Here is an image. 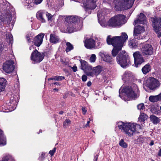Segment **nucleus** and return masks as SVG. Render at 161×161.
I'll return each instance as SVG.
<instances>
[{
    "label": "nucleus",
    "mask_w": 161,
    "mask_h": 161,
    "mask_svg": "<svg viewBox=\"0 0 161 161\" xmlns=\"http://www.w3.org/2000/svg\"><path fill=\"white\" fill-rule=\"evenodd\" d=\"M128 36L125 32L122 33L120 36H114L112 38L110 35L107 39V43L112 45L114 48L112 51V54L113 57L116 56L119 52L121 49L124 43L128 39Z\"/></svg>",
    "instance_id": "1"
},
{
    "label": "nucleus",
    "mask_w": 161,
    "mask_h": 161,
    "mask_svg": "<svg viewBox=\"0 0 161 161\" xmlns=\"http://www.w3.org/2000/svg\"><path fill=\"white\" fill-rule=\"evenodd\" d=\"M135 0H103L104 4L114 5L117 10L127 9L132 7Z\"/></svg>",
    "instance_id": "2"
},
{
    "label": "nucleus",
    "mask_w": 161,
    "mask_h": 161,
    "mask_svg": "<svg viewBox=\"0 0 161 161\" xmlns=\"http://www.w3.org/2000/svg\"><path fill=\"white\" fill-rule=\"evenodd\" d=\"M138 91L136 85L135 84H132L130 86H128L123 89L120 88L119 90V96L125 101V98L126 96L129 98L135 99L137 97L136 92Z\"/></svg>",
    "instance_id": "3"
},
{
    "label": "nucleus",
    "mask_w": 161,
    "mask_h": 161,
    "mask_svg": "<svg viewBox=\"0 0 161 161\" xmlns=\"http://www.w3.org/2000/svg\"><path fill=\"white\" fill-rule=\"evenodd\" d=\"M117 125L119 129L122 130L129 136L133 135L136 131L141 129L140 125L134 123H125L120 121L118 122Z\"/></svg>",
    "instance_id": "4"
},
{
    "label": "nucleus",
    "mask_w": 161,
    "mask_h": 161,
    "mask_svg": "<svg viewBox=\"0 0 161 161\" xmlns=\"http://www.w3.org/2000/svg\"><path fill=\"white\" fill-rule=\"evenodd\" d=\"M126 22L125 16L123 14H118L112 17L107 24L104 25V26H108L112 27H120Z\"/></svg>",
    "instance_id": "5"
},
{
    "label": "nucleus",
    "mask_w": 161,
    "mask_h": 161,
    "mask_svg": "<svg viewBox=\"0 0 161 161\" xmlns=\"http://www.w3.org/2000/svg\"><path fill=\"white\" fill-rule=\"evenodd\" d=\"M118 63L123 68H125L130 64V60L128 55L125 51L120 53L116 57Z\"/></svg>",
    "instance_id": "6"
},
{
    "label": "nucleus",
    "mask_w": 161,
    "mask_h": 161,
    "mask_svg": "<svg viewBox=\"0 0 161 161\" xmlns=\"http://www.w3.org/2000/svg\"><path fill=\"white\" fill-rule=\"evenodd\" d=\"M160 85L159 81L153 77H149L144 81L143 87L146 86L152 90L158 87Z\"/></svg>",
    "instance_id": "7"
},
{
    "label": "nucleus",
    "mask_w": 161,
    "mask_h": 161,
    "mask_svg": "<svg viewBox=\"0 0 161 161\" xmlns=\"http://www.w3.org/2000/svg\"><path fill=\"white\" fill-rule=\"evenodd\" d=\"M151 21L152 22V25L153 29L155 32L158 34V37H161V30L160 26L161 27V19L157 18H151Z\"/></svg>",
    "instance_id": "8"
},
{
    "label": "nucleus",
    "mask_w": 161,
    "mask_h": 161,
    "mask_svg": "<svg viewBox=\"0 0 161 161\" xmlns=\"http://www.w3.org/2000/svg\"><path fill=\"white\" fill-rule=\"evenodd\" d=\"M45 55L43 53H41L35 49L31 55V60L36 63H39L44 58Z\"/></svg>",
    "instance_id": "9"
},
{
    "label": "nucleus",
    "mask_w": 161,
    "mask_h": 161,
    "mask_svg": "<svg viewBox=\"0 0 161 161\" xmlns=\"http://www.w3.org/2000/svg\"><path fill=\"white\" fill-rule=\"evenodd\" d=\"M134 59L135 66L136 67L140 65L142 63L144 62L142 54L139 51H136L133 54Z\"/></svg>",
    "instance_id": "10"
},
{
    "label": "nucleus",
    "mask_w": 161,
    "mask_h": 161,
    "mask_svg": "<svg viewBox=\"0 0 161 161\" xmlns=\"http://www.w3.org/2000/svg\"><path fill=\"white\" fill-rule=\"evenodd\" d=\"M14 62L10 60L6 61L3 64V69L4 71L8 73L12 72L14 69Z\"/></svg>",
    "instance_id": "11"
},
{
    "label": "nucleus",
    "mask_w": 161,
    "mask_h": 161,
    "mask_svg": "<svg viewBox=\"0 0 161 161\" xmlns=\"http://www.w3.org/2000/svg\"><path fill=\"white\" fill-rule=\"evenodd\" d=\"M145 29L143 27L138 25L135 27L134 31V36L135 39H142L143 38L141 37V34L144 32Z\"/></svg>",
    "instance_id": "12"
},
{
    "label": "nucleus",
    "mask_w": 161,
    "mask_h": 161,
    "mask_svg": "<svg viewBox=\"0 0 161 161\" xmlns=\"http://www.w3.org/2000/svg\"><path fill=\"white\" fill-rule=\"evenodd\" d=\"M84 43L85 47L87 49H96L95 41L92 38H86L84 41Z\"/></svg>",
    "instance_id": "13"
},
{
    "label": "nucleus",
    "mask_w": 161,
    "mask_h": 161,
    "mask_svg": "<svg viewBox=\"0 0 161 161\" xmlns=\"http://www.w3.org/2000/svg\"><path fill=\"white\" fill-rule=\"evenodd\" d=\"M141 51L142 53L146 55H151L153 52L152 45L149 44H145L143 45L141 48Z\"/></svg>",
    "instance_id": "14"
},
{
    "label": "nucleus",
    "mask_w": 161,
    "mask_h": 161,
    "mask_svg": "<svg viewBox=\"0 0 161 161\" xmlns=\"http://www.w3.org/2000/svg\"><path fill=\"white\" fill-rule=\"evenodd\" d=\"M97 0H85L83 5L86 9H94L96 8L95 3Z\"/></svg>",
    "instance_id": "15"
},
{
    "label": "nucleus",
    "mask_w": 161,
    "mask_h": 161,
    "mask_svg": "<svg viewBox=\"0 0 161 161\" xmlns=\"http://www.w3.org/2000/svg\"><path fill=\"white\" fill-rule=\"evenodd\" d=\"M44 36L43 33H41L35 37L33 41L34 44L37 47L40 46L42 42Z\"/></svg>",
    "instance_id": "16"
},
{
    "label": "nucleus",
    "mask_w": 161,
    "mask_h": 161,
    "mask_svg": "<svg viewBox=\"0 0 161 161\" xmlns=\"http://www.w3.org/2000/svg\"><path fill=\"white\" fill-rule=\"evenodd\" d=\"M99 54L104 61L108 63H111L112 62L111 57L107 53L104 52H100Z\"/></svg>",
    "instance_id": "17"
},
{
    "label": "nucleus",
    "mask_w": 161,
    "mask_h": 161,
    "mask_svg": "<svg viewBox=\"0 0 161 161\" xmlns=\"http://www.w3.org/2000/svg\"><path fill=\"white\" fill-rule=\"evenodd\" d=\"M146 17L144 15L140 13V15L137 16V19L135 20V24H144L146 21Z\"/></svg>",
    "instance_id": "18"
},
{
    "label": "nucleus",
    "mask_w": 161,
    "mask_h": 161,
    "mask_svg": "<svg viewBox=\"0 0 161 161\" xmlns=\"http://www.w3.org/2000/svg\"><path fill=\"white\" fill-rule=\"evenodd\" d=\"M69 24L67 26V31L69 33H72L74 31L80 30V28H77V25H76V23H69Z\"/></svg>",
    "instance_id": "19"
},
{
    "label": "nucleus",
    "mask_w": 161,
    "mask_h": 161,
    "mask_svg": "<svg viewBox=\"0 0 161 161\" xmlns=\"http://www.w3.org/2000/svg\"><path fill=\"white\" fill-rule=\"evenodd\" d=\"M46 12L44 11L41 10L37 12L36 16L37 18L42 22H45L46 20L45 17L46 15Z\"/></svg>",
    "instance_id": "20"
},
{
    "label": "nucleus",
    "mask_w": 161,
    "mask_h": 161,
    "mask_svg": "<svg viewBox=\"0 0 161 161\" xmlns=\"http://www.w3.org/2000/svg\"><path fill=\"white\" fill-rule=\"evenodd\" d=\"M133 78V75L130 72L126 71L122 78V79L126 82H128L131 80Z\"/></svg>",
    "instance_id": "21"
},
{
    "label": "nucleus",
    "mask_w": 161,
    "mask_h": 161,
    "mask_svg": "<svg viewBox=\"0 0 161 161\" xmlns=\"http://www.w3.org/2000/svg\"><path fill=\"white\" fill-rule=\"evenodd\" d=\"M49 40L53 44L58 43L60 41L59 37L54 34H51L50 35Z\"/></svg>",
    "instance_id": "22"
},
{
    "label": "nucleus",
    "mask_w": 161,
    "mask_h": 161,
    "mask_svg": "<svg viewBox=\"0 0 161 161\" xmlns=\"http://www.w3.org/2000/svg\"><path fill=\"white\" fill-rule=\"evenodd\" d=\"M66 20L68 23H75L80 21V19L78 16H72L67 17Z\"/></svg>",
    "instance_id": "23"
},
{
    "label": "nucleus",
    "mask_w": 161,
    "mask_h": 161,
    "mask_svg": "<svg viewBox=\"0 0 161 161\" xmlns=\"http://www.w3.org/2000/svg\"><path fill=\"white\" fill-rule=\"evenodd\" d=\"M81 68L83 70L86 71L91 70L92 69V66H88V64L87 62L84 60H81Z\"/></svg>",
    "instance_id": "24"
},
{
    "label": "nucleus",
    "mask_w": 161,
    "mask_h": 161,
    "mask_svg": "<svg viewBox=\"0 0 161 161\" xmlns=\"http://www.w3.org/2000/svg\"><path fill=\"white\" fill-rule=\"evenodd\" d=\"M6 80L3 78H0V92L4 90L6 85Z\"/></svg>",
    "instance_id": "25"
},
{
    "label": "nucleus",
    "mask_w": 161,
    "mask_h": 161,
    "mask_svg": "<svg viewBox=\"0 0 161 161\" xmlns=\"http://www.w3.org/2000/svg\"><path fill=\"white\" fill-rule=\"evenodd\" d=\"M6 144V138L3 136L2 130H0V145H4Z\"/></svg>",
    "instance_id": "26"
},
{
    "label": "nucleus",
    "mask_w": 161,
    "mask_h": 161,
    "mask_svg": "<svg viewBox=\"0 0 161 161\" xmlns=\"http://www.w3.org/2000/svg\"><path fill=\"white\" fill-rule=\"evenodd\" d=\"M129 45L131 47L135 48L139 45L138 41L135 39H132L129 41Z\"/></svg>",
    "instance_id": "27"
},
{
    "label": "nucleus",
    "mask_w": 161,
    "mask_h": 161,
    "mask_svg": "<svg viewBox=\"0 0 161 161\" xmlns=\"http://www.w3.org/2000/svg\"><path fill=\"white\" fill-rule=\"evenodd\" d=\"M142 70L144 74H147L151 70L150 66V65L148 64H146L144 67H143Z\"/></svg>",
    "instance_id": "28"
},
{
    "label": "nucleus",
    "mask_w": 161,
    "mask_h": 161,
    "mask_svg": "<svg viewBox=\"0 0 161 161\" xmlns=\"http://www.w3.org/2000/svg\"><path fill=\"white\" fill-rule=\"evenodd\" d=\"M150 119L151 121L154 124H157L159 122V119L153 115H152L150 116Z\"/></svg>",
    "instance_id": "29"
},
{
    "label": "nucleus",
    "mask_w": 161,
    "mask_h": 161,
    "mask_svg": "<svg viewBox=\"0 0 161 161\" xmlns=\"http://www.w3.org/2000/svg\"><path fill=\"white\" fill-rule=\"evenodd\" d=\"M108 12V9H106L103 11L102 10H99L98 11L97 14L98 18H101L102 16H103L105 14H107Z\"/></svg>",
    "instance_id": "30"
},
{
    "label": "nucleus",
    "mask_w": 161,
    "mask_h": 161,
    "mask_svg": "<svg viewBox=\"0 0 161 161\" xmlns=\"http://www.w3.org/2000/svg\"><path fill=\"white\" fill-rule=\"evenodd\" d=\"M102 70V67L100 66H98L94 67L93 69L94 73L96 75H97L99 74Z\"/></svg>",
    "instance_id": "31"
},
{
    "label": "nucleus",
    "mask_w": 161,
    "mask_h": 161,
    "mask_svg": "<svg viewBox=\"0 0 161 161\" xmlns=\"http://www.w3.org/2000/svg\"><path fill=\"white\" fill-rule=\"evenodd\" d=\"M147 118V115L145 114L142 113L141 114L138 118V120L140 122H144V121Z\"/></svg>",
    "instance_id": "32"
},
{
    "label": "nucleus",
    "mask_w": 161,
    "mask_h": 161,
    "mask_svg": "<svg viewBox=\"0 0 161 161\" xmlns=\"http://www.w3.org/2000/svg\"><path fill=\"white\" fill-rule=\"evenodd\" d=\"M12 19V17L11 14L9 13L7 15L6 18H5L4 21H3V22H4L7 23L8 24H9L11 22Z\"/></svg>",
    "instance_id": "33"
},
{
    "label": "nucleus",
    "mask_w": 161,
    "mask_h": 161,
    "mask_svg": "<svg viewBox=\"0 0 161 161\" xmlns=\"http://www.w3.org/2000/svg\"><path fill=\"white\" fill-rule=\"evenodd\" d=\"M66 48L65 51L66 52H68L73 49L74 47L73 45L70 42H66Z\"/></svg>",
    "instance_id": "34"
},
{
    "label": "nucleus",
    "mask_w": 161,
    "mask_h": 161,
    "mask_svg": "<svg viewBox=\"0 0 161 161\" xmlns=\"http://www.w3.org/2000/svg\"><path fill=\"white\" fill-rule=\"evenodd\" d=\"M158 97L157 96H151L149 97V101L152 102H156L158 101Z\"/></svg>",
    "instance_id": "35"
},
{
    "label": "nucleus",
    "mask_w": 161,
    "mask_h": 161,
    "mask_svg": "<svg viewBox=\"0 0 161 161\" xmlns=\"http://www.w3.org/2000/svg\"><path fill=\"white\" fill-rule=\"evenodd\" d=\"M25 5L27 6V8H30L34 7L35 3L32 2L31 0H26Z\"/></svg>",
    "instance_id": "36"
},
{
    "label": "nucleus",
    "mask_w": 161,
    "mask_h": 161,
    "mask_svg": "<svg viewBox=\"0 0 161 161\" xmlns=\"http://www.w3.org/2000/svg\"><path fill=\"white\" fill-rule=\"evenodd\" d=\"M64 76H56L52 78H50L48 80L60 81L64 79Z\"/></svg>",
    "instance_id": "37"
},
{
    "label": "nucleus",
    "mask_w": 161,
    "mask_h": 161,
    "mask_svg": "<svg viewBox=\"0 0 161 161\" xmlns=\"http://www.w3.org/2000/svg\"><path fill=\"white\" fill-rule=\"evenodd\" d=\"M71 121L69 119H66L64 122L63 127L64 128H66L69 127L71 124Z\"/></svg>",
    "instance_id": "38"
},
{
    "label": "nucleus",
    "mask_w": 161,
    "mask_h": 161,
    "mask_svg": "<svg viewBox=\"0 0 161 161\" xmlns=\"http://www.w3.org/2000/svg\"><path fill=\"white\" fill-rule=\"evenodd\" d=\"M102 41V40L101 39H98L97 38V40L95 41L96 49L99 48L101 47L102 45L101 43Z\"/></svg>",
    "instance_id": "39"
},
{
    "label": "nucleus",
    "mask_w": 161,
    "mask_h": 161,
    "mask_svg": "<svg viewBox=\"0 0 161 161\" xmlns=\"http://www.w3.org/2000/svg\"><path fill=\"white\" fill-rule=\"evenodd\" d=\"M5 2H4L2 3V5L4 7V9L6 10H9V8L8 7H9L10 3L5 0Z\"/></svg>",
    "instance_id": "40"
},
{
    "label": "nucleus",
    "mask_w": 161,
    "mask_h": 161,
    "mask_svg": "<svg viewBox=\"0 0 161 161\" xmlns=\"http://www.w3.org/2000/svg\"><path fill=\"white\" fill-rule=\"evenodd\" d=\"M13 40L12 36L10 34H8L6 35V40L8 43H11Z\"/></svg>",
    "instance_id": "41"
},
{
    "label": "nucleus",
    "mask_w": 161,
    "mask_h": 161,
    "mask_svg": "<svg viewBox=\"0 0 161 161\" xmlns=\"http://www.w3.org/2000/svg\"><path fill=\"white\" fill-rule=\"evenodd\" d=\"M119 145L123 148H126L127 147V144L124 142L123 139H121L119 142Z\"/></svg>",
    "instance_id": "42"
},
{
    "label": "nucleus",
    "mask_w": 161,
    "mask_h": 161,
    "mask_svg": "<svg viewBox=\"0 0 161 161\" xmlns=\"http://www.w3.org/2000/svg\"><path fill=\"white\" fill-rule=\"evenodd\" d=\"M96 58V57L95 54H92L90 58L89 61L91 63H94L95 62Z\"/></svg>",
    "instance_id": "43"
},
{
    "label": "nucleus",
    "mask_w": 161,
    "mask_h": 161,
    "mask_svg": "<svg viewBox=\"0 0 161 161\" xmlns=\"http://www.w3.org/2000/svg\"><path fill=\"white\" fill-rule=\"evenodd\" d=\"M45 14V16L47 17L48 21H51L53 20V16L47 12H46Z\"/></svg>",
    "instance_id": "44"
},
{
    "label": "nucleus",
    "mask_w": 161,
    "mask_h": 161,
    "mask_svg": "<svg viewBox=\"0 0 161 161\" xmlns=\"http://www.w3.org/2000/svg\"><path fill=\"white\" fill-rule=\"evenodd\" d=\"M32 38V36L31 34H28L26 36V38L27 42L29 43L31 42V40Z\"/></svg>",
    "instance_id": "45"
},
{
    "label": "nucleus",
    "mask_w": 161,
    "mask_h": 161,
    "mask_svg": "<svg viewBox=\"0 0 161 161\" xmlns=\"http://www.w3.org/2000/svg\"><path fill=\"white\" fill-rule=\"evenodd\" d=\"M137 108L139 110L143 109L144 108L143 103H141L138 104L137 106Z\"/></svg>",
    "instance_id": "46"
},
{
    "label": "nucleus",
    "mask_w": 161,
    "mask_h": 161,
    "mask_svg": "<svg viewBox=\"0 0 161 161\" xmlns=\"http://www.w3.org/2000/svg\"><path fill=\"white\" fill-rule=\"evenodd\" d=\"M56 149V147H54L53 150H50L49 152V153L51 155V156H53L55 152Z\"/></svg>",
    "instance_id": "47"
},
{
    "label": "nucleus",
    "mask_w": 161,
    "mask_h": 161,
    "mask_svg": "<svg viewBox=\"0 0 161 161\" xmlns=\"http://www.w3.org/2000/svg\"><path fill=\"white\" fill-rule=\"evenodd\" d=\"M43 0H34V3L36 5L40 4Z\"/></svg>",
    "instance_id": "48"
},
{
    "label": "nucleus",
    "mask_w": 161,
    "mask_h": 161,
    "mask_svg": "<svg viewBox=\"0 0 161 161\" xmlns=\"http://www.w3.org/2000/svg\"><path fill=\"white\" fill-rule=\"evenodd\" d=\"M4 46L3 44H0V53H1L3 49L5 48L4 47Z\"/></svg>",
    "instance_id": "49"
},
{
    "label": "nucleus",
    "mask_w": 161,
    "mask_h": 161,
    "mask_svg": "<svg viewBox=\"0 0 161 161\" xmlns=\"http://www.w3.org/2000/svg\"><path fill=\"white\" fill-rule=\"evenodd\" d=\"M87 77L86 75H84L82 77V79L83 81H85L86 80Z\"/></svg>",
    "instance_id": "50"
},
{
    "label": "nucleus",
    "mask_w": 161,
    "mask_h": 161,
    "mask_svg": "<svg viewBox=\"0 0 161 161\" xmlns=\"http://www.w3.org/2000/svg\"><path fill=\"white\" fill-rule=\"evenodd\" d=\"M86 74L88 76H92L93 74L92 72H86Z\"/></svg>",
    "instance_id": "51"
},
{
    "label": "nucleus",
    "mask_w": 161,
    "mask_h": 161,
    "mask_svg": "<svg viewBox=\"0 0 161 161\" xmlns=\"http://www.w3.org/2000/svg\"><path fill=\"white\" fill-rule=\"evenodd\" d=\"M73 71L74 72H75L77 71V67L76 66H74L73 67H71Z\"/></svg>",
    "instance_id": "52"
},
{
    "label": "nucleus",
    "mask_w": 161,
    "mask_h": 161,
    "mask_svg": "<svg viewBox=\"0 0 161 161\" xmlns=\"http://www.w3.org/2000/svg\"><path fill=\"white\" fill-rule=\"evenodd\" d=\"M82 110L83 112V114H86V110L85 108H82Z\"/></svg>",
    "instance_id": "53"
},
{
    "label": "nucleus",
    "mask_w": 161,
    "mask_h": 161,
    "mask_svg": "<svg viewBox=\"0 0 161 161\" xmlns=\"http://www.w3.org/2000/svg\"><path fill=\"white\" fill-rule=\"evenodd\" d=\"M92 84V83L91 81H88L87 83V85L88 86H90Z\"/></svg>",
    "instance_id": "54"
},
{
    "label": "nucleus",
    "mask_w": 161,
    "mask_h": 161,
    "mask_svg": "<svg viewBox=\"0 0 161 161\" xmlns=\"http://www.w3.org/2000/svg\"><path fill=\"white\" fill-rule=\"evenodd\" d=\"M158 100L161 101V93L158 95Z\"/></svg>",
    "instance_id": "55"
},
{
    "label": "nucleus",
    "mask_w": 161,
    "mask_h": 161,
    "mask_svg": "<svg viewBox=\"0 0 161 161\" xmlns=\"http://www.w3.org/2000/svg\"><path fill=\"white\" fill-rule=\"evenodd\" d=\"M3 22V20L2 19V16L0 15V25L2 24Z\"/></svg>",
    "instance_id": "56"
},
{
    "label": "nucleus",
    "mask_w": 161,
    "mask_h": 161,
    "mask_svg": "<svg viewBox=\"0 0 161 161\" xmlns=\"http://www.w3.org/2000/svg\"><path fill=\"white\" fill-rule=\"evenodd\" d=\"M158 155L159 156H161V149H160L158 153Z\"/></svg>",
    "instance_id": "57"
},
{
    "label": "nucleus",
    "mask_w": 161,
    "mask_h": 161,
    "mask_svg": "<svg viewBox=\"0 0 161 161\" xmlns=\"http://www.w3.org/2000/svg\"><path fill=\"white\" fill-rule=\"evenodd\" d=\"M98 158V155H96L94 159V161H97Z\"/></svg>",
    "instance_id": "58"
},
{
    "label": "nucleus",
    "mask_w": 161,
    "mask_h": 161,
    "mask_svg": "<svg viewBox=\"0 0 161 161\" xmlns=\"http://www.w3.org/2000/svg\"><path fill=\"white\" fill-rule=\"evenodd\" d=\"M154 141L153 140H152V141H151V142L150 143L149 145L150 146H152L154 144Z\"/></svg>",
    "instance_id": "59"
},
{
    "label": "nucleus",
    "mask_w": 161,
    "mask_h": 161,
    "mask_svg": "<svg viewBox=\"0 0 161 161\" xmlns=\"http://www.w3.org/2000/svg\"><path fill=\"white\" fill-rule=\"evenodd\" d=\"M14 98H13V99H11V98L10 101V103L11 104L13 103V102H14L13 100H14Z\"/></svg>",
    "instance_id": "60"
},
{
    "label": "nucleus",
    "mask_w": 161,
    "mask_h": 161,
    "mask_svg": "<svg viewBox=\"0 0 161 161\" xmlns=\"http://www.w3.org/2000/svg\"><path fill=\"white\" fill-rule=\"evenodd\" d=\"M84 0H83V2H84ZM83 5L82 6V5H81V6H82V7H83L85 9V10L86 11H88V10H92V9H88L87 10V9H86V8H85V7H84V5H83Z\"/></svg>",
    "instance_id": "61"
},
{
    "label": "nucleus",
    "mask_w": 161,
    "mask_h": 161,
    "mask_svg": "<svg viewBox=\"0 0 161 161\" xmlns=\"http://www.w3.org/2000/svg\"><path fill=\"white\" fill-rule=\"evenodd\" d=\"M54 85H59V83L57 82H55L53 83Z\"/></svg>",
    "instance_id": "62"
},
{
    "label": "nucleus",
    "mask_w": 161,
    "mask_h": 161,
    "mask_svg": "<svg viewBox=\"0 0 161 161\" xmlns=\"http://www.w3.org/2000/svg\"><path fill=\"white\" fill-rule=\"evenodd\" d=\"M89 126V124H87L84 126V128H86L88 126Z\"/></svg>",
    "instance_id": "63"
},
{
    "label": "nucleus",
    "mask_w": 161,
    "mask_h": 161,
    "mask_svg": "<svg viewBox=\"0 0 161 161\" xmlns=\"http://www.w3.org/2000/svg\"><path fill=\"white\" fill-rule=\"evenodd\" d=\"M64 113V112L62 111H60L59 113V114H63Z\"/></svg>",
    "instance_id": "64"
}]
</instances>
